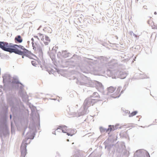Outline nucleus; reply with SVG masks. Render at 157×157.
I'll list each match as a JSON object with an SVG mask.
<instances>
[{"mask_svg": "<svg viewBox=\"0 0 157 157\" xmlns=\"http://www.w3.org/2000/svg\"><path fill=\"white\" fill-rule=\"evenodd\" d=\"M67 133L68 136H72L74 134L75 131L73 129L69 128V129H68Z\"/></svg>", "mask_w": 157, "mask_h": 157, "instance_id": "obj_9", "label": "nucleus"}, {"mask_svg": "<svg viewBox=\"0 0 157 157\" xmlns=\"http://www.w3.org/2000/svg\"><path fill=\"white\" fill-rule=\"evenodd\" d=\"M31 63L32 65L34 66H36V62L35 61H32Z\"/></svg>", "mask_w": 157, "mask_h": 157, "instance_id": "obj_12", "label": "nucleus"}, {"mask_svg": "<svg viewBox=\"0 0 157 157\" xmlns=\"http://www.w3.org/2000/svg\"><path fill=\"white\" fill-rule=\"evenodd\" d=\"M10 119H11V115H10Z\"/></svg>", "mask_w": 157, "mask_h": 157, "instance_id": "obj_16", "label": "nucleus"}, {"mask_svg": "<svg viewBox=\"0 0 157 157\" xmlns=\"http://www.w3.org/2000/svg\"><path fill=\"white\" fill-rule=\"evenodd\" d=\"M122 88L120 87H118L116 88L115 91L111 94V96L114 98L119 97L121 95V93L122 92L121 90Z\"/></svg>", "mask_w": 157, "mask_h": 157, "instance_id": "obj_4", "label": "nucleus"}, {"mask_svg": "<svg viewBox=\"0 0 157 157\" xmlns=\"http://www.w3.org/2000/svg\"><path fill=\"white\" fill-rule=\"evenodd\" d=\"M14 40L16 43H21L23 41V39L20 35H18L15 37Z\"/></svg>", "mask_w": 157, "mask_h": 157, "instance_id": "obj_6", "label": "nucleus"}, {"mask_svg": "<svg viewBox=\"0 0 157 157\" xmlns=\"http://www.w3.org/2000/svg\"><path fill=\"white\" fill-rule=\"evenodd\" d=\"M32 44L33 45V48L34 49V47H35V45L34 44H35L33 42V38H32Z\"/></svg>", "mask_w": 157, "mask_h": 157, "instance_id": "obj_13", "label": "nucleus"}, {"mask_svg": "<svg viewBox=\"0 0 157 157\" xmlns=\"http://www.w3.org/2000/svg\"><path fill=\"white\" fill-rule=\"evenodd\" d=\"M22 58H24L23 56H22Z\"/></svg>", "mask_w": 157, "mask_h": 157, "instance_id": "obj_17", "label": "nucleus"}, {"mask_svg": "<svg viewBox=\"0 0 157 157\" xmlns=\"http://www.w3.org/2000/svg\"><path fill=\"white\" fill-rule=\"evenodd\" d=\"M9 46L10 44L7 42L0 41V48L2 50L9 52Z\"/></svg>", "mask_w": 157, "mask_h": 157, "instance_id": "obj_5", "label": "nucleus"}, {"mask_svg": "<svg viewBox=\"0 0 157 157\" xmlns=\"http://www.w3.org/2000/svg\"><path fill=\"white\" fill-rule=\"evenodd\" d=\"M137 113V112H136V111H134V112H132V113H130L129 115V117H132L136 115Z\"/></svg>", "mask_w": 157, "mask_h": 157, "instance_id": "obj_10", "label": "nucleus"}, {"mask_svg": "<svg viewBox=\"0 0 157 157\" xmlns=\"http://www.w3.org/2000/svg\"><path fill=\"white\" fill-rule=\"evenodd\" d=\"M109 128H108V130H109L110 131H111L112 130V127L113 126H112L110 125L109 126Z\"/></svg>", "mask_w": 157, "mask_h": 157, "instance_id": "obj_14", "label": "nucleus"}, {"mask_svg": "<svg viewBox=\"0 0 157 157\" xmlns=\"http://www.w3.org/2000/svg\"><path fill=\"white\" fill-rule=\"evenodd\" d=\"M116 87L113 86H111L108 88L107 90L108 93L109 94H112L116 90Z\"/></svg>", "mask_w": 157, "mask_h": 157, "instance_id": "obj_7", "label": "nucleus"}, {"mask_svg": "<svg viewBox=\"0 0 157 157\" xmlns=\"http://www.w3.org/2000/svg\"><path fill=\"white\" fill-rule=\"evenodd\" d=\"M124 76L123 77V78H124L126 77V75L124 74Z\"/></svg>", "mask_w": 157, "mask_h": 157, "instance_id": "obj_15", "label": "nucleus"}, {"mask_svg": "<svg viewBox=\"0 0 157 157\" xmlns=\"http://www.w3.org/2000/svg\"><path fill=\"white\" fill-rule=\"evenodd\" d=\"M9 52L11 53L14 52L16 54L23 56L26 54L29 51L21 45H12L11 44H10Z\"/></svg>", "mask_w": 157, "mask_h": 157, "instance_id": "obj_1", "label": "nucleus"}, {"mask_svg": "<svg viewBox=\"0 0 157 157\" xmlns=\"http://www.w3.org/2000/svg\"><path fill=\"white\" fill-rule=\"evenodd\" d=\"M60 128H58V129H60L62 130V132L65 133H67L68 129L69 128H68L67 127L65 126H59Z\"/></svg>", "mask_w": 157, "mask_h": 157, "instance_id": "obj_8", "label": "nucleus"}, {"mask_svg": "<svg viewBox=\"0 0 157 157\" xmlns=\"http://www.w3.org/2000/svg\"><path fill=\"white\" fill-rule=\"evenodd\" d=\"M27 144L26 143L22 142L21 147V157H25L27 153L26 146Z\"/></svg>", "mask_w": 157, "mask_h": 157, "instance_id": "obj_3", "label": "nucleus"}, {"mask_svg": "<svg viewBox=\"0 0 157 157\" xmlns=\"http://www.w3.org/2000/svg\"><path fill=\"white\" fill-rule=\"evenodd\" d=\"M151 26L153 29H157V25L156 24H155L153 23Z\"/></svg>", "mask_w": 157, "mask_h": 157, "instance_id": "obj_11", "label": "nucleus"}, {"mask_svg": "<svg viewBox=\"0 0 157 157\" xmlns=\"http://www.w3.org/2000/svg\"><path fill=\"white\" fill-rule=\"evenodd\" d=\"M38 36L40 37L41 40L43 41L45 45H48L50 42L51 40L48 36H44L43 34L39 33H38L37 36H34V37L38 39Z\"/></svg>", "mask_w": 157, "mask_h": 157, "instance_id": "obj_2", "label": "nucleus"}]
</instances>
